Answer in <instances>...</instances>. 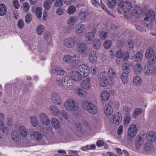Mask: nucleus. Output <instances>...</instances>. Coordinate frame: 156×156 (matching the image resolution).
I'll return each mask as SVG.
<instances>
[{"label":"nucleus","mask_w":156,"mask_h":156,"mask_svg":"<svg viewBox=\"0 0 156 156\" xmlns=\"http://www.w3.org/2000/svg\"><path fill=\"white\" fill-rule=\"evenodd\" d=\"M78 71L74 70L71 71L69 76L73 82V80L79 82L83 77L87 76L90 73L89 66L85 64H82L79 66Z\"/></svg>","instance_id":"f257e3e1"},{"label":"nucleus","mask_w":156,"mask_h":156,"mask_svg":"<svg viewBox=\"0 0 156 156\" xmlns=\"http://www.w3.org/2000/svg\"><path fill=\"white\" fill-rule=\"evenodd\" d=\"M55 83L60 86H62L67 90H71L74 87V82L70 79L68 76L63 77L62 79L57 78Z\"/></svg>","instance_id":"f03ea898"},{"label":"nucleus","mask_w":156,"mask_h":156,"mask_svg":"<svg viewBox=\"0 0 156 156\" xmlns=\"http://www.w3.org/2000/svg\"><path fill=\"white\" fill-rule=\"evenodd\" d=\"M133 7V5H132L130 2L126 1L123 2V1L119 4V8L117 10V12L120 14H122V12L121 11L120 9H121L124 12V16L127 18Z\"/></svg>","instance_id":"7ed1b4c3"},{"label":"nucleus","mask_w":156,"mask_h":156,"mask_svg":"<svg viewBox=\"0 0 156 156\" xmlns=\"http://www.w3.org/2000/svg\"><path fill=\"white\" fill-rule=\"evenodd\" d=\"M146 9L144 7L142 8L141 7L136 5H134L131 12L129 13L127 18L131 17L132 16H134L136 18H140L143 14V12L146 11Z\"/></svg>","instance_id":"20e7f679"},{"label":"nucleus","mask_w":156,"mask_h":156,"mask_svg":"<svg viewBox=\"0 0 156 156\" xmlns=\"http://www.w3.org/2000/svg\"><path fill=\"white\" fill-rule=\"evenodd\" d=\"M64 106L65 109L69 112L76 111L79 108L77 101L73 99L67 100L64 102Z\"/></svg>","instance_id":"39448f33"},{"label":"nucleus","mask_w":156,"mask_h":156,"mask_svg":"<svg viewBox=\"0 0 156 156\" xmlns=\"http://www.w3.org/2000/svg\"><path fill=\"white\" fill-rule=\"evenodd\" d=\"M82 105L83 108L91 114H95L98 112V108L96 106L89 101L84 100L82 102Z\"/></svg>","instance_id":"423d86ee"},{"label":"nucleus","mask_w":156,"mask_h":156,"mask_svg":"<svg viewBox=\"0 0 156 156\" xmlns=\"http://www.w3.org/2000/svg\"><path fill=\"white\" fill-rule=\"evenodd\" d=\"M145 15L146 16L144 20V23L149 24L154 21L156 15L155 12L154 10L150 9L145 12Z\"/></svg>","instance_id":"0eeeda50"},{"label":"nucleus","mask_w":156,"mask_h":156,"mask_svg":"<svg viewBox=\"0 0 156 156\" xmlns=\"http://www.w3.org/2000/svg\"><path fill=\"white\" fill-rule=\"evenodd\" d=\"M145 56L148 59V63L150 65L153 64L156 61V57H154V49L151 48H148L147 49Z\"/></svg>","instance_id":"6e6552de"},{"label":"nucleus","mask_w":156,"mask_h":156,"mask_svg":"<svg viewBox=\"0 0 156 156\" xmlns=\"http://www.w3.org/2000/svg\"><path fill=\"white\" fill-rule=\"evenodd\" d=\"M50 99L52 102L56 105H60L62 102V99L61 96L56 92H53L51 94Z\"/></svg>","instance_id":"1a4fd4ad"},{"label":"nucleus","mask_w":156,"mask_h":156,"mask_svg":"<svg viewBox=\"0 0 156 156\" xmlns=\"http://www.w3.org/2000/svg\"><path fill=\"white\" fill-rule=\"evenodd\" d=\"M63 44L65 48L68 49L73 48L75 46V40L72 37L66 38L64 40Z\"/></svg>","instance_id":"9d476101"},{"label":"nucleus","mask_w":156,"mask_h":156,"mask_svg":"<svg viewBox=\"0 0 156 156\" xmlns=\"http://www.w3.org/2000/svg\"><path fill=\"white\" fill-rule=\"evenodd\" d=\"M38 117L40 121L45 126L48 125L50 123L49 118L48 115L44 112H41L39 114Z\"/></svg>","instance_id":"9b49d317"},{"label":"nucleus","mask_w":156,"mask_h":156,"mask_svg":"<svg viewBox=\"0 0 156 156\" xmlns=\"http://www.w3.org/2000/svg\"><path fill=\"white\" fill-rule=\"evenodd\" d=\"M111 121L112 123L116 125H119L122 120L121 114L119 112L115 113L111 117Z\"/></svg>","instance_id":"f8f14e48"},{"label":"nucleus","mask_w":156,"mask_h":156,"mask_svg":"<svg viewBox=\"0 0 156 156\" xmlns=\"http://www.w3.org/2000/svg\"><path fill=\"white\" fill-rule=\"evenodd\" d=\"M146 140L144 134L142 136H138L135 139V143L137 148H139L142 146L144 142H146Z\"/></svg>","instance_id":"ddd939ff"},{"label":"nucleus","mask_w":156,"mask_h":156,"mask_svg":"<svg viewBox=\"0 0 156 156\" xmlns=\"http://www.w3.org/2000/svg\"><path fill=\"white\" fill-rule=\"evenodd\" d=\"M108 75L109 78L110 85L113 84L115 82V79L116 77V73L115 69L113 68H110L108 71Z\"/></svg>","instance_id":"4468645a"},{"label":"nucleus","mask_w":156,"mask_h":156,"mask_svg":"<svg viewBox=\"0 0 156 156\" xmlns=\"http://www.w3.org/2000/svg\"><path fill=\"white\" fill-rule=\"evenodd\" d=\"M137 132V128L135 125L130 126L128 130V135L130 138L134 137L136 135Z\"/></svg>","instance_id":"2eb2a0df"},{"label":"nucleus","mask_w":156,"mask_h":156,"mask_svg":"<svg viewBox=\"0 0 156 156\" xmlns=\"http://www.w3.org/2000/svg\"><path fill=\"white\" fill-rule=\"evenodd\" d=\"M94 33L89 32L87 33L85 37V41L87 44H90L93 41V39L94 37V33L96 32V29H94L93 30Z\"/></svg>","instance_id":"dca6fc26"},{"label":"nucleus","mask_w":156,"mask_h":156,"mask_svg":"<svg viewBox=\"0 0 156 156\" xmlns=\"http://www.w3.org/2000/svg\"><path fill=\"white\" fill-rule=\"evenodd\" d=\"M116 57L119 58L125 57V61H127L129 57V53L127 51H124L122 50H120L117 51L115 54Z\"/></svg>","instance_id":"f3484780"},{"label":"nucleus","mask_w":156,"mask_h":156,"mask_svg":"<svg viewBox=\"0 0 156 156\" xmlns=\"http://www.w3.org/2000/svg\"><path fill=\"white\" fill-rule=\"evenodd\" d=\"M49 112L55 116H58L60 114V109L55 105H51L48 108Z\"/></svg>","instance_id":"a211bd4d"},{"label":"nucleus","mask_w":156,"mask_h":156,"mask_svg":"<svg viewBox=\"0 0 156 156\" xmlns=\"http://www.w3.org/2000/svg\"><path fill=\"white\" fill-rule=\"evenodd\" d=\"M144 134L146 140L149 142H153L156 140V134L154 131H150L147 134Z\"/></svg>","instance_id":"6ab92c4d"},{"label":"nucleus","mask_w":156,"mask_h":156,"mask_svg":"<svg viewBox=\"0 0 156 156\" xmlns=\"http://www.w3.org/2000/svg\"><path fill=\"white\" fill-rule=\"evenodd\" d=\"M85 77L81 82L80 86L82 88L85 90H88L91 87L90 80L87 76Z\"/></svg>","instance_id":"aec40b11"},{"label":"nucleus","mask_w":156,"mask_h":156,"mask_svg":"<svg viewBox=\"0 0 156 156\" xmlns=\"http://www.w3.org/2000/svg\"><path fill=\"white\" fill-rule=\"evenodd\" d=\"M80 55H74L71 56L70 65L73 67H75L80 62Z\"/></svg>","instance_id":"412c9836"},{"label":"nucleus","mask_w":156,"mask_h":156,"mask_svg":"<svg viewBox=\"0 0 156 156\" xmlns=\"http://www.w3.org/2000/svg\"><path fill=\"white\" fill-rule=\"evenodd\" d=\"M98 55L96 51H91L89 55V59L92 63L96 62L98 60Z\"/></svg>","instance_id":"4be33fe9"},{"label":"nucleus","mask_w":156,"mask_h":156,"mask_svg":"<svg viewBox=\"0 0 156 156\" xmlns=\"http://www.w3.org/2000/svg\"><path fill=\"white\" fill-rule=\"evenodd\" d=\"M123 1V0H108V5L109 8L113 9L115 7L117 4L119 8V4Z\"/></svg>","instance_id":"5701e85b"},{"label":"nucleus","mask_w":156,"mask_h":156,"mask_svg":"<svg viewBox=\"0 0 156 156\" xmlns=\"http://www.w3.org/2000/svg\"><path fill=\"white\" fill-rule=\"evenodd\" d=\"M79 27L76 28L75 30L76 34L79 35H83L86 29V26L84 24H78Z\"/></svg>","instance_id":"b1692460"},{"label":"nucleus","mask_w":156,"mask_h":156,"mask_svg":"<svg viewBox=\"0 0 156 156\" xmlns=\"http://www.w3.org/2000/svg\"><path fill=\"white\" fill-rule=\"evenodd\" d=\"M74 92L77 95L82 97L86 96L88 94L87 91L80 87H78L75 89Z\"/></svg>","instance_id":"393cba45"},{"label":"nucleus","mask_w":156,"mask_h":156,"mask_svg":"<svg viewBox=\"0 0 156 156\" xmlns=\"http://www.w3.org/2000/svg\"><path fill=\"white\" fill-rule=\"evenodd\" d=\"M86 45L83 43H80L77 46V50L81 54L85 53L87 50Z\"/></svg>","instance_id":"a878e982"},{"label":"nucleus","mask_w":156,"mask_h":156,"mask_svg":"<svg viewBox=\"0 0 156 156\" xmlns=\"http://www.w3.org/2000/svg\"><path fill=\"white\" fill-rule=\"evenodd\" d=\"M100 97L102 101H107L110 97L109 93L105 90L102 91L100 93Z\"/></svg>","instance_id":"bb28decb"},{"label":"nucleus","mask_w":156,"mask_h":156,"mask_svg":"<svg viewBox=\"0 0 156 156\" xmlns=\"http://www.w3.org/2000/svg\"><path fill=\"white\" fill-rule=\"evenodd\" d=\"M51 122L54 129H58L60 127V122L58 119L55 118H53L51 119Z\"/></svg>","instance_id":"cd10ccee"},{"label":"nucleus","mask_w":156,"mask_h":156,"mask_svg":"<svg viewBox=\"0 0 156 156\" xmlns=\"http://www.w3.org/2000/svg\"><path fill=\"white\" fill-rule=\"evenodd\" d=\"M78 21V17L76 16H71L67 20V24L70 26H73Z\"/></svg>","instance_id":"c85d7f7f"},{"label":"nucleus","mask_w":156,"mask_h":156,"mask_svg":"<svg viewBox=\"0 0 156 156\" xmlns=\"http://www.w3.org/2000/svg\"><path fill=\"white\" fill-rule=\"evenodd\" d=\"M11 136L12 139L15 142L19 141L20 140V136L16 130H13L11 133Z\"/></svg>","instance_id":"c756f323"},{"label":"nucleus","mask_w":156,"mask_h":156,"mask_svg":"<svg viewBox=\"0 0 156 156\" xmlns=\"http://www.w3.org/2000/svg\"><path fill=\"white\" fill-rule=\"evenodd\" d=\"M92 44L94 48L98 50L101 47L102 42L99 39L95 38L93 41Z\"/></svg>","instance_id":"7c9ffc66"},{"label":"nucleus","mask_w":156,"mask_h":156,"mask_svg":"<svg viewBox=\"0 0 156 156\" xmlns=\"http://www.w3.org/2000/svg\"><path fill=\"white\" fill-rule=\"evenodd\" d=\"M31 136L37 141L41 140L43 137L42 135L37 131L34 132L32 134H31Z\"/></svg>","instance_id":"2f4dec72"},{"label":"nucleus","mask_w":156,"mask_h":156,"mask_svg":"<svg viewBox=\"0 0 156 156\" xmlns=\"http://www.w3.org/2000/svg\"><path fill=\"white\" fill-rule=\"evenodd\" d=\"M104 111L106 115H110L113 112L112 107L109 105H106L104 107Z\"/></svg>","instance_id":"473e14b6"},{"label":"nucleus","mask_w":156,"mask_h":156,"mask_svg":"<svg viewBox=\"0 0 156 156\" xmlns=\"http://www.w3.org/2000/svg\"><path fill=\"white\" fill-rule=\"evenodd\" d=\"M18 130L21 136L23 137H26L28 133L27 129L24 126H20Z\"/></svg>","instance_id":"72a5a7b5"},{"label":"nucleus","mask_w":156,"mask_h":156,"mask_svg":"<svg viewBox=\"0 0 156 156\" xmlns=\"http://www.w3.org/2000/svg\"><path fill=\"white\" fill-rule=\"evenodd\" d=\"M133 83L135 85L140 86L142 83V80L140 76H136L133 78Z\"/></svg>","instance_id":"f704fd0d"},{"label":"nucleus","mask_w":156,"mask_h":156,"mask_svg":"<svg viewBox=\"0 0 156 156\" xmlns=\"http://www.w3.org/2000/svg\"><path fill=\"white\" fill-rule=\"evenodd\" d=\"M142 66L139 63L136 64L134 66L133 71L135 74H139L142 72Z\"/></svg>","instance_id":"c9c22d12"},{"label":"nucleus","mask_w":156,"mask_h":156,"mask_svg":"<svg viewBox=\"0 0 156 156\" xmlns=\"http://www.w3.org/2000/svg\"><path fill=\"white\" fill-rule=\"evenodd\" d=\"M54 73L56 74L63 75L65 73V71L60 67L56 66L55 67Z\"/></svg>","instance_id":"e433bc0d"},{"label":"nucleus","mask_w":156,"mask_h":156,"mask_svg":"<svg viewBox=\"0 0 156 156\" xmlns=\"http://www.w3.org/2000/svg\"><path fill=\"white\" fill-rule=\"evenodd\" d=\"M108 84H110L109 80L108 81L106 77H103L100 81V84L102 87H105Z\"/></svg>","instance_id":"4c0bfd02"},{"label":"nucleus","mask_w":156,"mask_h":156,"mask_svg":"<svg viewBox=\"0 0 156 156\" xmlns=\"http://www.w3.org/2000/svg\"><path fill=\"white\" fill-rule=\"evenodd\" d=\"M150 65V66H146L144 70V72L145 75L148 76L150 75L152 73V67L151 66V65H150L149 63H148V65Z\"/></svg>","instance_id":"58836bf2"},{"label":"nucleus","mask_w":156,"mask_h":156,"mask_svg":"<svg viewBox=\"0 0 156 156\" xmlns=\"http://www.w3.org/2000/svg\"><path fill=\"white\" fill-rule=\"evenodd\" d=\"M7 9L6 6L4 4H0V16H3L6 14Z\"/></svg>","instance_id":"ea45409f"},{"label":"nucleus","mask_w":156,"mask_h":156,"mask_svg":"<svg viewBox=\"0 0 156 156\" xmlns=\"http://www.w3.org/2000/svg\"><path fill=\"white\" fill-rule=\"evenodd\" d=\"M128 73H122L120 77L122 82L124 83H127L129 80Z\"/></svg>","instance_id":"a19ab883"},{"label":"nucleus","mask_w":156,"mask_h":156,"mask_svg":"<svg viewBox=\"0 0 156 156\" xmlns=\"http://www.w3.org/2000/svg\"><path fill=\"white\" fill-rule=\"evenodd\" d=\"M30 120L31 125L34 127H36L38 125V121L35 116H31L30 118Z\"/></svg>","instance_id":"79ce46f5"},{"label":"nucleus","mask_w":156,"mask_h":156,"mask_svg":"<svg viewBox=\"0 0 156 156\" xmlns=\"http://www.w3.org/2000/svg\"><path fill=\"white\" fill-rule=\"evenodd\" d=\"M87 14L85 12L82 11H80L78 13V19L80 20H84L87 17Z\"/></svg>","instance_id":"37998d69"},{"label":"nucleus","mask_w":156,"mask_h":156,"mask_svg":"<svg viewBox=\"0 0 156 156\" xmlns=\"http://www.w3.org/2000/svg\"><path fill=\"white\" fill-rule=\"evenodd\" d=\"M52 2L50 0H45L43 4V7L46 10H48L51 7Z\"/></svg>","instance_id":"c03bdc74"},{"label":"nucleus","mask_w":156,"mask_h":156,"mask_svg":"<svg viewBox=\"0 0 156 156\" xmlns=\"http://www.w3.org/2000/svg\"><path fill=\"white\" fill-rule=\"evenodd\" d=\"M144 148L145 151L150 152L152 150L153 147L150 143L146 142L144 146Z\"/></svg>","instance_id":"a18cd8bd"},{"label":"nucleus","mask_w":156,"mask_h":156,"mask_svg":"<svg viewBox=\"0 0 156 156\" xmlns=\"http://www.w3.org/2000/svg\"><path fill=\"white\" fill-rule=\"evenodd\" d=\"M122 69L123 73H129V66L127 63H125L122 64Z\"/></svg>","instance_id":"49530a36"},{"label":"nucleus","mask_w":156,"mask_h":156,"mask_svg":"<svg viewBox=\"0 0 156 156\" xmlns=\"http://www.w3.org/2000/svg\"><path fill=\"white\" fill-rule=\"evenodd\" d=\"M44 31V27L42 25H39L36 28L37 34L39 35H41Z\"/></svg>","instance_id":"de8ad7c7"},{"label":"nucleus","mask_w":156,"mask_h":156,"mask_svg":"<svg viewBox=\"0 0 156 156\" xmlns=\"http://www.w3.org/2000/svg\"><path fill=\"white\" fill-rule=\"evenodd\" d=\"M76 7L73 5H70L67 10V13L68 14L71 15L73 14L76 11Z\"/></svg>","instance_id":"09e8293b"},{"label":"nucleus","mask_w":156,"mask_h":156,"mask_svg":"<svg viewBox=\"0 0 156 156\" xmlns=\"http://www.w3.org/2000/svg\"><path fill=\"white\" fill-rule=\"evenodd\" d=\"M112 41L110 40H107L103 43L104 48L106 49H108L110 48L112 45Z\"/></svg>","instance_id":"8fccbe9b"},{"label":"nucleus","mask_w":156,"mask_h":156,"mask_svg":"<svg viewBox=\"0 0 156 156\" xmlns=\"http://www.w3.org/2000/svg\"><path fill=\"white\" fill-rule=\"evenodd\" d=\"M22 8L24 12H27L30 9V5L27 2H24L23 4Z\"/></svg>","instance_id":"3c124183"},{"label":"nucleus","mask_w":156,"mask_h":156,"mask_svg":"<svg viewBox=\"0 0 156 156\" xmlns=\"http://www.w3.org/2000/svg\"><path fill=\"white\" fill-rule=\"evenodd\" d=\"M131 108L130 107L126 105L124 106L123 109V113L126 115H129L131 112Z\"/></svg>","instance_id":"603ef678"},{"label":"nucleus","mask_w":156,"mask_h":156,"mask_svg":"<svg viewBox=\"0 0 156 156\" xmlns=\"http://www.w3.org/2000/svg\"><path fill=\"white\" fill-rule=\"evenodd\" d=\"M135 60L136 62L141 61L143 57V54L140 52H138L135 55Z\"/></svg>","instance_id":"864d4df0"},{"label":"nucleus","mask_w":156,"mask_h":156,"mask_svg":"<svg viewBox=\"0 0 156 156\" xmlns=\"http://www.w3.org/2000/svg\"><path fill=\"white\" fill-rule=\"evenodd\" d=\"M108 36L107 33L104 31H101L100 32L99 36L101 39L102 40H105L107 38Z\"/></svg>","instance_id":"5fc2aeb1"},{"label":"nucleus","mask_w":156,"mask_h":156,"mask_svg":"<svg viewBox=\"0 0 156 156\" xmlns=\"http://www.w3.org/2000/svg\"><path fill=\"white\" fill-rule=\"evenodd\" d=\"M62 118L65 120H68L69 118V116L67 113L64 111L60 112V114Z\"/></svg>","instance_id":"6e6d98bb"},{"label":"nucleus","mask_w":156,"mask_h":156,"mask_svg":"<svg viewBox=\"0 0 156 156\" xmlns=\"http://www.w3.org/2000/svg\"><path fill=\"white\" fill-rule=\"evenodd\" d=\"M42 9L41 7H38L36 8L35 14L37 18H40L42 15Z\"/></svg>","instance_id":"4d7b16f0"},{"label":"nucleus","mask_w":156,"mask_h":156,"mask_svg":"<svg viewBox=\"0 0 156 156\" xmlns=\"http://www.w3.org/2000/svg\"><path fill=\"white\" fill-rule=\"evenodd\" d=\"M142 112V110L140 108H137L135 110L133 115L134 118H136Z\"/></svg>","instance_id":"13d9d810"},{"label":"nucleus","mask_w":156,"mask_h":156,"mask_svg":"<svg viewBox=\"0 0 156 156\" xmlns=\"http://www.w3.org/2000/svg\"><path fill=\"white\" fill-rule=\"evenodd\" d=\"M0 130L3 133H6L7 132L8 128L5 127L4 123H0Z\"/></svg>","instance_id":"bf43d9fd"},{"label":"nucleus","mask_w":156,"mask_h":156,"mask_svg":"<svg viewBox=\"0 0 156 156\" xmlns=\"http://www.w3.org/2000/svg\"><path fill=\"white\" fill-rule=\"evenodd\" d=\"M71 57V55H65L63 58V61L66 63H69L70 64Z\"/></svg>","instance_id":"052dcab7"},{"label":"nucleus","mask_w":156,"mask_h":156,"mask_svg":"<svg viewBox=\"0 0 156 156\" xmlns=\"http://www.w3.org/2000/svg\"><path fill=\"white\" fill-rule=\"evenodd\" d=\"M91 73L93 75H96L98 71V68L95 66H91L90 68Z\"/></svg>","instance_id":"680f3d73"},{"label":"nucleus","mask_w":156,"mask_h":156,"mask_svg":"<svg viewBox=\"0 0 156 156\" xmlns=\"http://www.w3.org/2000/svg\"><path fill=\"white\" fill-rule=\"evenodd\" d=\"M131 119V117L129 115H126L124 119V123L127 125L129 124Z\"/></svg>","instance_id":"e2e57ef3"},{"label":"nucleus","mask_w":156,"mask_h":156,"mask_svg":"<svg viewBox=\"0 0 156 156\" xmlns=\"http://www.w3.org/2000/svg\"><path fill=\"white\" fill-rule=\"evenodd\" d=\"M32 16L30 14H27L25 16V20L26 23H30L32 20Z\"/></svg>","instance_id":"0e129e2a"},{"label":"nucleus","mask_w":156,"mask_h":156,"mask_svg":"<svg viewBox=\"0 0 156 156\" xmlns=\"http://www.w3.org/2000/svg\"><path fill=\"white\" fill-rule=\"evenodd\" d=\"M24 23L23 20L20 19L18 21L17 26L20 29H22L24 26Z\"/></svg>","instance_id":"69168bd1"},{"label":"nucleus","mask_w":156,"mask_h":156,"mask_svg":"<svg viewBox=\"0 0 156 156\" xmlns=\"http://www.w3.org/2000/svg\"><path fill=\"white\" fill-rule=\"evenodd\" d=\"M64 10L61 8H59L57 9L56 10V14L59 15H62L64 14Z\"/></svg>","instance_id":"338daca9"},{"label":"nucleus","mask_w":156,"mask_h":156,"mask_svg":"<svg viewBox=\"0 0 156 156\" xmlns=\"http://www.w3.org/2000/svg\"><path fill=\"white\" fill-rule=\"evenodd\" d=\"M63 2L62 0H56L54 2V5L56 7L62 5Z\"/></svg>","instance_id":"774afa93"}]
</instances>
